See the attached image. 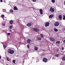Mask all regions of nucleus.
Instances as JSON below:
<instances>
[{
    "label": "nucleus",
    "instance_id": "nucleus-32",
    "mask_svg": "<svg viewBox=\"0 0 65 65\" xmlns=\"http://www.w3.org/2000/svg\"><path fill=\"white\" fill-rule=\"evenodd\" d=\"M7 60L8 61H9V60L8 59V58L7 57Z\"/></svg>",
    "mask_w": 65,
    "mask_h": 65
},
{
    "label": "nucleus",
    "instance_id": "nucleus-9",
    "mask_svg": "<svg viewBox=\"0 0 65 65\" xmlns=\"http://www.w3.org/2000/svg\"><path fill=\"white\" fill-rule=\"evenodd\" d=\"M34 50H35V51H37L38 50V47H36V46H34Z\"/></svg>",
    "mask_w": 65,
    "mask_h": 65
},
{
    "label": "nucleus",
    "instance_id": "nucleus-44",
    "mask_svg": "<svg viewBox=\"0 0 65 65\" xmlns=\"http://www.w3.org/2000/svg\"><path fill=\"white\" fill-rule=\"evenodd\" d=\"M53 59V58H52Z\"/></svg>",
    "mask_w": 65,
    "mask_h": 65
},
{
    "label": "nucleus",
    "instance_id": "nucleus-34",
    "mask_svg": "<svg viewBox=\"0 0 65 65\" xmlns=\"http://www.w3.org/2000/svg\"><path fill=\"white\" fill-rule=\"evenodd\" d=\"M1 2H3V0H1Z\"/></svg>",
    "mask_w": 65,
    "mask_h": 65
},
{
    "label": "nucleus",
    "instance_id": "nucleus-31",
    "mask_svg": "<svg viewBox=\"0 0 65 65\" xmlns=\"http://www.w3.org/2000/svg\"><path fill=\"white\" fill-rule=\"evenodd\" d=\"M2 17H4V15H2Z\"/></svg>",
    "mask_w": 65,
    "mask_h": 65
},
{
    "label": "nucleus",
    "instance_id": "nucleus-35",
    "mask_svg": "<svg viewBox=\"0 0 65 65\" xmlns=\"http://www.w3.org/2000/svg\"><path fill=\"white\" fill-rule=\"evenodd\" d=\"M3 25V26H5V24H3V25Z\"/></svg>",
    "mask_w": 65,
    "mask_h": 65
},
{
    "label": "nucleus",
    "instance_id": "nucleus-4",
    "mask_svg": "<svg viewBox=\"0 0 65 65\" xmlns=\"http://www.w3.org/2000/svg\"><path fill=\"white\" fill-rule=\"evenodd\" d=\"M50 10L51 12H54L55 11V9L54 8H51L50 9Z\"/></svg>",
    "mask_w": 65,
    "mask_h": 65
},
{
    "label": "nucleus",
    "instance_id": "nucleus-26",
    "mask_svg": "<svg viewBox=\"0 0 65 65\" xmlns=\"http://www.w3.org/2000/svg\"><path fill=\"white\" fill-rule=\"evenodd\" d=\"M62 59L63 60H65V57H62Z\"/></svg>",
    "mask_w": 65,
    "mask_h": 65
},
{
    "label": "nucleus",
    "instance_id": "nucleus-42",
    "mask_svg": "<svg viewBox=\"0 0 65 65\" xmlns=\"http://www.w3.org/2000/svg\"><path fill=\"white\" fill-rule=\"evenodd\" d=\"M4 2H5V3H6V2L5 1Z\"/></svg>",
    "mask_w": 65,
    "mask_h": 65
},
{
    "label": "nucleus",
    "instance_id": "nucleus-41",
    "mask_svg": "<svg viewBox=\"0 0 65 65\" xmlns=\"http://www.w3.org/2000/svg\"><path fill=\"white\" fill-rule=\"evenodd\" d=\"M1 57L0 56V59H1Z\"/></svg>",
    "mask_w": 65,
    "mask_h": 65
},
{
    "label": "nucleus",
    "instance_id": "nucleus-18",
    "mask_svg": "<svg viewBox=\"0 0 65 65\" xmlns=\"http://www.w3.org/2000/svg\"><path fill=\"white\" fill-rule=\"evenodd\" d=\"M38 40H41V38L40 37H39L38 38Z\"/></svg>",
    "mask_w": 65,
    "mask_h": 65
},
{
    "label": "nucleus",
    "instance_id": "nucleus-8",
    "mask_svg": "<svg viewBox=\"0 0 65 65\" xmlns=\"http://www.w3.org/2000/svg\"><path fill=\"white\" fill-rule=\"evenodd\" d=\"M40 14L42 15L43 14V10L42 9H40Z\"/></svg>",
    "mask_w": 65,
    "mask_h": 65
},
{
    "label": "nucleus",
    "instance_id": "nucleus-3",
    "mask_svg": "<svg viewBox=\"0 0 65 65\" xmlns=\"http://www.w3.org/2000/svg\"><path fill=\"white\" fill-rule=\"evenodd\" d=\"M34 30L35 32H38L39 31V29L37 28H34Z\"/></svg>",
    "mask_w": 65,
    "mask_h": 65
},
{
    "label": "nucleus",
    "instance_id": "nucleus-27",
    "mask_svg": "<svg viewBox=\"0 0 65 65\" xmlns=\"http://www.w3.org/2000/svg\"><path fill=\"white\" fill-rule=\"evenodd\" d=\"M3 47L4 48H5L6 47V46L5 45H3Z\"/></svg>",
    "mask_w": 65,
    "mask_h": 65
},
{
    "label": "nucleus",
    "instance_id": "nucleus-12",
    "mask_svg": "<svg viewBox=\"0 0 65 65\" xmlns=\"http://www.w3.org/2000/svg\"><path fill=\"white\" fill-rule=\"evenodd\" d=\"M59 20H62V15H60L59 16Z\"/></svg>",
    "mask_w": 65,
    "mask_h": 65
},
{
    "label": "nucleus",
    "instance_id": "nucleus-11",
    "mask_svg": "<svg viewBox=\"0 0 65 65\" xmlns=\"http://www.w3.org/2000/svg\"><path fill=\"white\" fill-rule=\"evenodd\" d=\"M27 42L28 43H30L31 41H32L31 40L28 39L27 41Z\"/></svg>",
    "mask_w": 65,
    "mask_h": 65
},
{
    "label": "nucleus",
    "instance_id": "nucleus-5",
    "mask_svg": "<svg viewBox=\"0 0 65 65\" xmlns=\"http://www.w3.org/2000/svg\"><path fill=\"white\" fill-rule=\"evenodd\" d=\"M50 39L51 41H55V40L54 38H50Z\"/></svg>",
    "mask_w": 65,
    "mask_h": 65
},
{
    "label": "nucleus",
    "instance_id": "nucleus-13",
    "mask_svg": "<svg viewBox=\"0 0 65 65\" xmlns=\"http://www.w3.org/2000/svg\"><path fill=\"white\" fill-rule=\"evenodd\" d=\"M14 10H18V8L16 6L14 7Z\"/></svg>",
    "mask_w": 65,
    "mask_h": 65
},
{
    "label": "nucleus",
    "instance_id": "nucleus-21",
    "mask_svg": "<svg viewBox=\"0 0 65 65\" xmlns=\"http://www.w3.org/2000/svg\"><path fill=\"white\" fill-rule=\"evenodd\" d=\"M27 25L28 26H31V24L30 23L28 24H27Z\"/></svg>",
    "mask_w": 65,
    "mask_h": 65
},
{
    "label": "nucleus",
    "instance_id": "nucleus-24",
    "mask_svg": "<svg viewBox=\"0 0 65 65\" xmlns=\"http://www.w3.org/2000/svg\"><path fill=\"white\" fill-rule=\"evenodd\" d=\"M12 27H13V25H11L10 26V28L11 29H12Z\"/></svg>",
    "mask_w": 65,
    "mask_h": 65
},
{
    "label": "nucleus",
    "instance_id": "nucleus-6",
    "mask_svg": "<svg viewBox=\"0 0 65 65\" xmlns=\"http://www.w3.org/2000/svg\"><path fill=\"white\" fill-rule=\"evenodd\" d=\"M47 61V59L46 58H44L43 60V62H46V61Z\"/></svg>",
    "mask_w": 65,
    "mask_h": 65
},
{
    "label": "nucleus",
    "instance_id": "nucleus-2",
    "mask_svg": "<svg viewBox=\"0 0 65 65\" xmlns=\"http://www.w3.org/2000/svg\"><path fill=\"white\" fill-rule=\"evenodd\" d=\"M59 25V23L58 22H56L54 24V26L57 27Z\"/></svg>",
    "mask_w": 65,
    "mask_h": 65
},
{
    "label": "nucleus",
    "instance_id": "nucleus-33",
    "mask_svg": "<svg viewBox=\"0 0 65 65\" xmlns=\"http://www.w3.org/2000/svg\"><path fill=\"white\" fill-rule=\"evenodd\" d=\"M63 43H65V40H64L63 41Z\"/></svg>",
    "mask_w": 65,
    "mask_h": 65
},
{
    "label": "nucleus",
    "instance_id": "nucleus-10",
    "mask_svg": "<svg viewBox=\"0 0 65 65\" xmlns=\"http://www.w3.org/2000/svg\"><path fill=\"white\" fill-rule=\"evenodd\" d=\"M13 21L11 20L10 21L9 23L11 25H12L13 24Z\"/></svg>",
    "mask_w": 65,
    "mask_h": 65
},
{
    "label": "nucleus",
    "instance_id": "nucleus-25",
    "mask_svg": "<svg viewBox=\"0 0 65 65\" xmlns=\"http://www.w3.org/2000/svg\"><path fill=\"white\" fill-rule=\"evenodd\" d=\"M10 12H13V10H10Z\"/></svg>",
    "mask_w": 65,
    "mask_h": 65
},
{
    "label": "nucleus",
    "instance_id": "nucleus-7",
    "mask_svg": "<svg viewBox=\"0 0 65 65\" xmlns=\"http://www.w3.org/2000/svg\"><path fill=\"white\" fill-rule=\"evenodd\" d=\"M50 24L48 22H46L45 25V26L47 27V26H49V24Z\"/></svg>",
    "mask_w": 65,
    "mask_h": 65
},
{
    "label": "nucleus",
    "instance_id": "nucleus-1",
    "mask_svg": "<svg viewBox=\"0 0 65 65\" xmlns=\"http://www.w3.org/2000/svg\"><path fill=\"white\" fill-rule=\"evenodd\" d=\"M7 52L9 54H13L14 53V51L13 50H11V49H9L7 50Z\"/></svg>",
    "mask_w": 65,
    "mask_h": 65
},
{
    "label": "nucleus",
    "instance_id": "nucleus-22",
    "mask_svg": "<svg viewBox=\"0 0 65 65\" xmlns=\"http://www.w3.org/2000/svg\"><path fill=\"white\" fill-rule=\"evenodd\" d=\"M60 65H64V64L63 62H61L60 63Z\"/></svg>",
    "mask_w": 65,
    "mask_h": 65
},
{
    "label": "nucleus",
    "instance_id": "nucleus-40",
    "mask_svg": "<svg viewBox=\"0 0 65 65\" xmlns=\"http://www.w3.org/2000/svg\"><path fill=\"white\" fill-rule=\"evenodd\" d=\"M5 10V11H4V12H6V10Z\"/></svg>",
    "mask_w": 65,
    "mask_h": 65
},
{
    "label": "nucleus",
    "instance_id": "nucleus-38",
    "mask_svg": "<svg viewBox=\"0 0 65 65\" xmlns=\"http://www.w3.org/2000/svg\"><path fill=\"white\" fill-rule=\"evenodd\" d=\"M57 52H58V51H59V49H57Z\"/></svg>",
    "mask_w": 65,
    "mask_h": 65
},
{
    "label": "nucleus",
    "instance_id": "nucleus-20",
    "mask_svg": "<svg viewBox=\"0 0 65 65\" xmlns=\"http://www.w3.org/2000/svg\"><path fill=\"white\" fill-rule=\"evenodd\" d=\"M40 36H41V37H42V38H43L44 37V36H43V35L42 34H40Z\"/></svg>",
    "mask_w": 65,
    "mask_h": 65
},
{
    "label": "nucleus",
    "instance_id": "nucleus-17",
    "mask_svg": "<svg viewBox=\"0 0 65 65\" xmlns=\"http://www.w3.org/2000/svg\"><path fill=\"white\" fill-rule=\"evenodd\" d=\"M59 56H60V55L59 54H57L55 55V56L57 57H59Z\"/></svg>",
    "mask_w": 65,
    "mask_h": 65
},
{
    "label": "nucleus",
    "instance_id": "nucleus-16",
    "mask_svg": "<svg viewBox=\"0 0 65 65\" xmlns=\"http://www.w3.org/2000/svg\"><path fill=\"white\" fill-rule=\"evenodd\" d=\"M51 2L53 3H54L55 2V0H52L51 1Z\"/></svg>",
    "mask_w": 65,
    "mask_h": 65
},
{
    "label": "nucleus",
    "instance_id": "nucleus-37",
    "mask_svg": "<svg viewBox=\"0 0 65 65\" xmlns=\"http://www.w3.org/2000/svg\"><path fill=\"white\" fill-rule=\"evenodd\" d=\"M27 47L28 48H29V46L28 45H27Z\"/></svg>",
    "mask_w": 65,
    "mask_h": 65
},
{
    "label": "nucleus",
    "instance_id": "nucleus-19",
    "mask_svg": "<svg viewBox=\"0 0 65 65\" xmlns=\"http://www.w3.org/2000/svg\"><path fill=\"white\" fill-rule=\"evenodd\" d=\"M16 61V60H13V62L14 63V64H16V63L15 62Z\"/></svg>",
    "mask_w": 65,
    "mask_h": 65
},
{
    "label": "nucleus",
    "instance_id": "nucleus-14",
    "mask_svg": "<svg viewBox=\"0 0 65 65\" xmlns=\"http://www.w3.org/2000/svg\"><path fill=\"white\" fill-rule=\"evenodd\" d=\"M56 43H57L58 44H60V41H58L56 42Z\"/></svg>",
    "mask_w": 65,
    "mask_h": 65
},
{
    "label": "nucleus",
    "instance_id": "nucleus-29",
    "mask_svg": "<svg viewBox=\"0 0 65 65\" xmlns=\"http://www.w3.org/2000/svg\"><path fill=\"white\" fill-rule=\"evenodd\" d=\"M11 34H10V33H8L7 34L8 35H9V36Z\"/></svg>",
    "mask_w": 65,
    "mask_h": 65
},
{
    "label": "nucleus",
    "instance_id": "nucleus-30",
    "mask_svg": "<svg viewBox=\"0 0 65 65\" xmlns=\"http://www.w3.org/2000/svg\"><path fill=\"white\" fill-rule=\"evenodd\" d=\"M33 2H36V0H32Z\"/></svg>",
    "mask_w": 65,
    "mask_h": 65
},
{
    "label": "nucleus",
    "instance_id": "nucleus-39",
    "mask_svg": "<svg viewBox=\"0 0 65 65\" xmlns=\"http://www.w3.org/2000/svg\"><path fill=\"white\" fill-rule=\"evenodd\" d=\"M64 43L62 44V45H64Z\"/></svg>",
    "mask_w": 65,
    "mask_h": 65
},
{
    "label": "nucleus",
    "instance_id": "nucleus-36",
    "mask_svg": "<svg viewBox=\"0 0 65 65\" xmlns=\"http://www.w3.org/2000/svg\"><path fill=\"white\" fill-rule=\"evenodd\" d=\"M62 50H64V48L63 47L62 48Z\"/></svg>",
    "mask_w": 65,
    "mask_h": 65
},
{
    "label": "nucleus",
    "instance_id": "nucleus-28",
    "mask_svg": "<svg viewBox=\"0 0 65 65\" xmlns=\"http://www.w3.org/2000/svg\"><path fill=\"white\" fill-rule=\"evenodd\" d=\"M63 20H65V16L64 15H63Z\"/></svg>",
    "mask_w": 65,
    "mask_h": 65
},
{
    "label": "nucleus",
    "instance_id": "nucleus-15",
    "mask_svg": "<svg viewBox=\"0 0 65 65\" xmlns=\"http://www.w3.org/2000/svg\"><path fill=\"white\" fill-rule=\"evenodd\" d=\"M54 17V15H51L49 16V18H52V17Z\"/></svg>",
    "mask_w": 65,
    "mask_h": 65
},
{
    "label": "nucleus",
    "instance_id": "nucleus-43",
    "mask_svg": "<svg viewBox=\"0 0 65 65\" xmlns=\"http://www.w3.org/2000/svg\"><path fill=\"white\" fill-rule=\"evenodd\" d=\"M10 31H11V30H10Z\"/></svg>",
    "mask_w": 65,
    "mask_h": 65
},
{
    "label": "nucleus",
    "instance_id": "nucleus-23",
    "mask_svg": "<svg viewBox=\"0 0 65 65\" xmlns=\"http://www.w3.org/2000/svg\"><path fill=\"white\" fill-rule=\"evenodd\" d=\"M54 31H55V32H58V29L56 28H54Z\"/></svg>",
    "mask_w": 65,
    "mask_h": 65
}]
</instances>
